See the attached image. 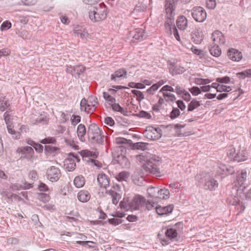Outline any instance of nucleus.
I'll list each match as a JSON object with an SVG mask.
<instances>
[{
  "label": "nucleus",
  "instance_id": "obj_1",
  "mask_svg": "<svg viewBox=\"0 0 251 251\" xmlns=\"http://www.w3.org/2000/svg\"><path fill=\"white\" fill-rule=\"evenodd\" d=\"M136 158L140 162H145L142 165L143 169L147 172L160 176V172L158 166L161 163V158L158 156L153 155L149 159H148L143 153L136 156Z\"/></svg>",
  "mask_w": 251,
  "mask_h": 251
},
{
  "label": "nucleus",
  "instance_id": "obj_2",
  "mask_svg": "<svg viewBox=\"0 0 251 251\" xmlns=\"http://www.w3.org/2000/svg\"><path fill=\"white\" fill-rule=\"evenodd\" d=\"M99 126L95 123L90 124L87 132L89 141L93 144L102 145L104 143V135Z\"/></svg>",
  "mask_w": 251,
  "mask_h": 251
},
{
  "label": "nucleus",
  "instance_id": "obj_3",
  "mask_svg": "<svg viewBox=\"0 0 251 251\" xmlns=\"http://www.w3.org/2000/svg\"><path fill=\"white\" fill-rule=\"evenodd\" d=\"M107 7L104 4H99L94 7L93 10L89 11V17L93 22H98L105 20L107 17Z\"/></svg>",
  "mask_w": 251,
  "mask_h": 251
},
{
  "label": "nucleus",
  "instance_id": "obj_4",
  "mask_svg": "<svg viewBox=\"0 0 251 251\" xmlns=\"http://www.w3.org/2000/svg\"><path fill=\"white\" fill-rule=\"evenodd\" d=\"M143 134L147 139L151 140H156L161 137L162 130L159 127L149 126L147 127Z\"/></svg>",
  "mask_w": 251,
  "mask_h": 251
},
{
  "label": "nucleus",
  "instance_id": "obj_5",
  "mask_svg": "<svg viewBox=\"0 0 251 251\" xmlns=\"http://www.w3.org/2000/svg\"><path fill=\"white\" fill-rule=\"evenodd\" d=\"M191 14L194 20L197 22L202 23L206 19L207 13L202 7H194L191 11Z\"/></svg>",
  "mask_w": 251,
  "mask_h": 251
},
{
  "label": "nucleus",
  "instance_id": "obj_6",
  "mask_svg": "<svg viewBox=\"0 0 251 251\" xmlns=\"http://www.w3.org/2000/svg\"><path fill=\"white\" fill-rule=\"evenodd\" d=\"M146 204V199L141 196L136 195L128 203L129 207L134 210L144 208Z\"/></svg>",
  "mask_w": 251,
  "mask_h": 251
},
{
  "label": "nucleus",
  "instance_id": "obj_7",
  "mask_svg": "<svg viewBox=\"0 0 251 251\" xmlns=\"http://www.w3.org/2000/svg\"><path fill=\"white\" fill-rule=\"evenodd\" d=\"M203 186L205 190H215L218 186V181L210 175H206L203 178Z\"/></svg>",
  "mask_w": 251,
  "mask_h": 251
},
{
  "label": "nucleus",
  "instance_id": "obj_8",
  "mask_svg": "<svg viewBox=\"0 0 251 251\" xmlns=\"http://www.w3.org/2000/svg\"><path fill=\"white\" fill-rule=\"evenodd\" d=\"M75 161H80L79 157L74 153H69L68 154V158L66 159L65 165L69 171H74L76 167Z\"/></svg>",
  "mask_w": 251,
  "mask_h": 251
},
{
  "label": "nucleus",
  "instance_id": "obj_9",
  "mask_svg": "<svg viewBox=\"0 0 251 251\" xmlns=\"http://www.w3.org/2000/svg\"><path fill=\"white\" fill-rule=\"evenodd\" d=\"M46 175L47 178L50 181L55 182L59 180L61 175L60 169L52 166L48 169Z\"/></svg>",
  "mask_w": 251,
  "mask_h": 251
},
{
  "label": "nucleus",
  "instance_id": "obj_10",
  "mask_svg": "<svg viewBox=\"0 0 251 251\" xmlns=\"http://www.w3.org/2000/svg\"><path fill=\"white\" fill-rule=\"evenodd\" d=\"M48 121L47 115L44 113L38 115L33 114L30 117V124L32 125H47Z\"/></svg>",
  "mask_w": 251,
  "mask_h": 251
},
{
  "label": "nucleus",
  "instance_id": "obj_11",
  "mask_svg": "<svg viewBox=\"0 0 251 251\" xmlns=\"http://www.w3.org/2000/svg\"><path fill=\"white\" fill-rule=\"evenodd\" d=\"M247 178V172L245 171H242L241 173L238 174L236 176V183L239 185L237 191L239 193H241L246 188L245 182Z\"/></svg>",
  "mask_w": 251,
  "mask_h": 251
},
{
  "label": "nucleus",
  "instance_id": "obj_12",
  "mask_svg": "<svg viewBox=\"0 0 251 251\" xmlns=\"http://www.w3.org/2000/svg\"><path fill=\"white\" fill-rule=\"evenodd\" d=\"M130 36L132 37L134 40L137 41H142L147 37V34L142 28H136L134 30L130 31Z\"/></svg>",
  "mask_w": 251,
  "mask_h": 251
},
{
  "label": "nucleus",
  "instance_id": "obj_13",
  "mask_svg": "<svg viewBox=\"0 0 251 251\" xmlns=\"http://www.w3.org/2000/svg\"><path fill=\"white\" fill-rule=\"evenodd\" d=\"M176 4L173 2L171 0H166L165 7L167 17L174 18L175 10Z\"/></svg>",
  "mask_w": 251,
  "mask_h": 251
},
{
  "label": "nucleus",
  "instance_id": "obj_14",
  "mask_svg": "<svg viewBox=\"0 0 251 251\" xmlns=\"http://www.w3.org/2000/svg\"><path fill=\"white\" fill-rule=\"evenodd\" d=\"M17 152L19 153H21L23 154H28L23 156V158H25L28 160L32 161V154L34 153V151L31 147L26 146L24 147L18 148L17 150Z\"/></svg>",
  "mask_w": 251,
  "mask_h": 251
},
{
  "label": "nucleus",
  "instance_id": "obj_15",
  "mask_svg": "<svg viewBox=\"0 0 251 251\" xmlns=\"http://www.w3.org/2000/svg\"><path fill=\"white\" fill-rule=\"evenodd\" d=\"M227 56L229 58L233 61L238 62L242 58V53L238 50L231 48L228 50Z\"/></svg>",
  "mask_w": 251,
  "mask_h": 251
},
{
  "label": "nucleus",
  "instance_id": "obj_16",
  "mask_svg": "<svg viewBox=\"0 0 251 251\" xmlns=\"http://www.w3.org/2000/svg\"><path fill=\"white\" fill-rule=\"evenodd\" d=\"M217 172L220 175L228 176L232 175L234 171L233 167L225 164H220L218 165Z\"/></svg>",
  "mask_w": 251,
  "mask_h": 251
},
{
  "label": "nucleus",
  "instance_id": "obj_17",
  "mask_svg": "<svg viewBox=\"0 0 251 251\" xmlns=\"http://www.w3.org/2000/svg\"><path fill=\"white\" fill-rule=\"evenodd\" d=\"M211 38L214 44H224L226 41L223 33L219 30H216L212 33Z\"/></svg>",
  "mask_w": 251,
  "mask_h": 251
},
{
  "label": "nucleus",
  "instance_id": "obj_18",
  "mask_svg": "<svg viewBox=\"0 0 251 251\" xmlns=\"http://www.w3.org/2000/svg\"><path fill=\"white\" fill-rule=\"evenodd\" d=\"M201 32L196 29L192 31L191 33V39L192 42L196 44H201L203 40V36Z\"/></svg>",
  "mask_w": 251,
  "mask_h": 251
},
{
  "label": "nucleus",
  "instance_id": "obj_19",
  "mask_svg": "<svg viewBox=\"0 0 251 251\" xmlns=\"http://www.w3.org/2000/svg\"><path fill=\"white\" fill-rule=\"evenodd\" d=\"M126 74L127 71L125 68H120L111 75V80L116 81L117 78L123 77V78H127Z\"/></svg>",
  "mask_w": 251,
  "mask_h": 251
},
{
  "label": "nucleus",
  "instance_id": "obj_20",
  "mask_svg": "<svg viewBox=\"0 0 251 251\" xmlns=\"http://www.w3.org/2000/svg\"><path fill=\"white\" fill-rule=\"evenodd\" d=\"M97 181L100 187L106 188L109 186V179L105 174H99L97 177Z\"/></svg>",
  "mask_w": 251,
  "mask_h": 251
},
{
  "label": "nucleus",
  "instance_id": "obj_21",
  "mask_svg": "<svg viewBox=\"0 0 251 251\" xmlns=\"http://www.w3.org/2000/svg\"><path fill=\"white\" fill-rule=\"evenodd\" d=\"M173 208L174 206L173 205H169L164 207L158 206L156 207V211L158 215H163L171 213Z\"/></svg>",
  "mask_w": 251,
  "mask_h": 251
},
{
  "label": "nucleus",
  "instance_id": "obj_22",
  "mask_svg": "<svg viewBox=\"0 0 251 251\" xmlns=\"http://www.w3.org/2000/svg\"><path fill=\"white\" fill-rule=\"evenodd\" d=\"M115 157V160L117 162L120 166L123 168H128L129 166L130 163L128 161V159L124 155L118 154L117 157Z\"/></svg>",
  "mask_w": 251,
  "mask_h": 251
},
{
  "label": "nucleus",
  "instance_id": "obj_23",
  "mask_svg": "<svg viewBox=\"0 0 251 251\" xmlns=\"http://www.w3.org/2000/svg\"><path fill=\"white\" fill-rule=\"evenodd\" d=\"M76 132L79 140L81 142H85L86 141L85 136L86 134V129L83 124H80L78 125Z\"/></svg>",
  "mask_w": 251,
  "mask_h": 251
},
{
  "label": "nucleus",
  "instance_id": "obj_24",
  "mask_svg": "<svg viewBox=\"0 0 251 251\" xmlns=\"http://www.w3.org/2000/svg\"><path fill=\"white\" fill-rule=\"evenodd\" d=\"M187 19L184 16L178 17L176 20V25L180 30H185L187 27Z\"/></svg>",
  "mask_w": 251,
  "mask_h": 251
},
{
  "label": "nucleus",
  "instance_id": "obj_25",
  "mask_svg": "<svg viewBox=\"0 0 251 251\" xmlns=\"http://www.w3.org/2000/svg\"><path fill=\"white\" fill-rule=\"evenodd\" d=\"M60 149L56 147H53L50 145H45V153L48 156H54L59 152Z\"/></svg>",
  "mask_w": 251,
  "mask_h": 251
},
{
  "label": "nucleus",
  "instance_id": "obj_26",
  "mask_svg": "<svg viewBox=\"0 0 251 251\" xmlns=\"http://www.w3.org/2000/svg\"><path fill=\"white\" fill-rule=\"evenodd\" d=\"M169 71L173 75H176L177 74H182L185 71V69L179 65L175 64H170L169 67Z\"/></svg>",
  "mask_w": 251,
  "mask_h": 251
},
{
  "label": "nucleus",
  "instance_id": "obj_27",
  "mask_svg": "<svg viewBox=\"0 0 251 251\" xmlns=\"http://www.w3.org/2000/svg\"><path fill=\"white\" fill-rule=\"evenodd\" d=\"M78 200L82 202H86L90 199L91 195L86 190H81L77 194Z\"/></svg>",
  "mask_w": 251,
  "mask_h": 251
},
{
  "label": "nucleus",
  "instance_id": "obj_28",
  "mask_svg": "<svg viewBox=\"0 0 251 251\" xmlns=\"http://www.w3.org/2000/svg\"><path fill=\"white\" fill-rule=\"evenodd\" d=\"M248 159V153L247 151L245 150L240 149L237 151L235 161L237 162L244 161Z\"/></svg>",
  "mask_w": 251,
  "mask_h": 251
},
{
  "label": "nucleus",
  "instance_id": "obj_29",
  "mask_svg": "<svg viewBox=\"0 0 251 251\" xmlns=\"http://www.w3.org/2000/svg\"><path fill=\"white\" fill-rule=\"evenodd\" d=\"M106 193L111 196L112 203L116 205L118 204L119 200L121 198V196L120 194L111 189L109 190V191H107Z\"/></svg>",
  "mask_w": 251,
  "mask_h": 251
},
{
  "label": "nucleus",
  "instance_id": "obj_30",
  "mask_svg": "<svg viewBox=\"0 0 251 251\" xmlns=\"http://www.w3.org/2000/svg\"><path fill=\"white\" fill-rule=\"evenodd\" d=\"M149 143L145 142L131 143V148L134 150L145 151L148 149Z\"/></svg>",
  "mask_w": 251,
  "mask_h": 251
},
{
  "label": "nucleus",
  "instance_id": "obj_31",
  "mask_svg": "<svg viewBox=\"0 0 251 251\" xmlns=\"http://www.w3.org/2000/svg\"><path fill=\"white\" fill-rule=\"evenodd\" d=\"M0 110L1 112L11 110L9 107L10 105L9 101L5 97L0 99Z\"/></svg>",
  "mask_w": 251,
  "mask_h": 251
},
{
  "label": "nucleus",
  "instance_id": "obj_32",
  "mask_svg": "<svg viewBox=\"0 0 251 251\" xmlns=\"http://www.w3.org/2000/svg\"><path fill=\"white\" fill-rule=\"evenodd\" d=\"M209 50L212 55L216 57L221 54V50L217 44L211 45L209 47Z\"/></svg>",
  "mask_w": 251,
  "mask_h": 251
},
{
  "label": "nucleus",
  "instance_id": "obj_33",
  "mask_svg": "<svg viewBox=\"0 0 251 251\" xmlns=\"http://www.w3.org/2000/svg\"><path fill=\"white\" fill-rule=\"evenodd\" d=\"M158 190V195H157L156 198L162 200H167L169 198L170 192L167 189L159 188Z\"/></svg>",
  "mask_w": 251,
  "mask_h": 251
},
{
  "label": "nucleus",
  "instance_id": "obj_34",
  "mask_svg": "<svg viewBox=\"0 0 251 251\" xmlns=\"http://www.w3.org/2000/svg\"><path fill=\"white\" fill-rule=\"evenodd\" d=\"M85 182V178L82 175H79L76 176L74 180V184L77 188L82 187Z\"/></svg>",
  "mask_w": 251,
  "mask_h": 251
},
{
  "label": "nucleus",
  "instance_id": "obj_35",
  "mask_svg": "<svg viewBox=\"0 0 251 251\" xmlns=\"http://www.w3.org/2000/svg\"><path fill=\"white\" fill-rule=\"evenodd\" d=\"M165 27L166 29L168 30L170 34H172L173 28L176 27L174 24V18L167 17L165 23Z\"/></svg>",
  "mask_w": 251,
  "mask_h": 251
},
{
  "label": "nucleus",
  "instance_id": "obj_36",
  "mask_svg": "<svg viewBox=\"0 0 251 251\" xmlns=\"http://www.w3.org/2000/svg\"><path fill=\"white\" fill-rule=\"evenodd\" d=\"M88 103L90 104V111H93L95 110L97 105L99 104L97 98L94 96H91L87 100Z\"/></svg>",
  "mask_w": 251,
  "mask_h": 251
},
{
  "label": "nucleus",
  "instance_id": "obj_37",
  "mask_svg": "<svg viewBox=\"0 0 251 251\" xmlns=\"http://www.w3.org/2000/svg\"><path fill=\"white\" fill-rule=\"evenodd\" d=\"M165 235L166 237L170 238L171 240H174L176 238L177 233L176 230L173 227L168 228L165 231Z\"/></svg>",
  "mask_w": 251,
  "mask_h": 251
},
{
  "label": "nucleus",
  "instance_id": "obj_38",
  "mask_svg": "<svg viewBox=\"0 0 251 251\" xmlns=\"http://www.w3.org/2000/svg\"><path fill=\"white\" fill-rule=\"evenodd\" d=\"M159 187L150 186L147 189V192L149 196L151 198H156L157 195H158Z\"/></svg>",
  "mask_w": 251,
  "mask_h": 251
},
{
  "label": "nucleus",
  "instance_id": "obj_39",
  "mask_svg": "<svg viewBox=\"0 0 251 251\" xmlns=\"http://www.w3.org/2000/svg\"><path fill=\"white\" fill-rule=\"evenodd\" d=\"M201 106V103L199 101L195 99H193L189 103L188 105V111L191 112Z\"/></svg>",
  "mask_w": 251,
  "mask_h": 251
},
{
  "label": "nucleus",
  "instance_id": "obj_40",
  "mask_svg": "<svg viewBox=\"0 0 251 251\" xmlns=\"http://www.w3.org/2000/svg\"><path fill=\"white\" fill-rule=\"evenodd\" d=\"M7 125V128L8 132L13 135V138L16 139H20L21 134L19 132H16L14 129H13L12 126L10 124L7 123L6 124Z\"/></svg>",
  "mask_w": 251,
  "mask_h": 251
},
{
  "label": "nucleus",
  "instance_id": "obj_41",
  "mask_svg": "<svg viewBox=\"0 0 251 251\" xmlns=\"http://www.w3.org/2000/svg\"><path fill=\"white\" fill-rule=\"evenodd\" d=\"M85 70V67L82 65H76L74 66V76L79 77V75Z\"/></svg>",
  "mask_w": 251,
  "mask_h": 251
},
{
  "label": "nucleus",
  "instance_id": "obj_42",
  "mask_svg": "<svg viewBox=\"0 0 251 251\" xmlns=\"http://www.w3.org/2000/svg\"><path fill=\"white\" fill-rule=\"evenodd\" d=\"M133 115L135 117L140 118H145L146 119H150L151 118V116L150 113L144 110H141L139 113L134 114Z\"/></svg>",
  "mask_w": 251,
  "mask_h": 251
},
{
  "label": "nucleus",
  "instance_id": "obj_43",
  "mask_svg": "<svg viewBox=\"0 0 251 251\" xmlns=\"http://www.w3.org/2000/svg\"><path fill=\"white\" fill-rule=\"evenodd\" d=\"M237 152L234 148L229 149L226 153V155L230 161H235V157Z\"/></svg>",
  "mask_w": 251,
  "mask_h": 251
},
{
  "label": "nucleus",
  "instance_id": "obj_44",
  "mask_svg": "<svg viewBox=\"0 0 251 251\" xmlns=\"http://www.w3.org/2000/svg\"><path fill=\"white\" fill-rule=\"evenodd\" d=\"M129 177V173L123 171L120 173L116 176V179L119 181H126Z\"/></svg>",
  "mask_w": 251,
  "mask_h": 251
},
{
  "label": "nucleus",
  "instance_id": "obj_45",
  "mask_svg": "<svg viewBox=\"0 0 251 251\" xmlns=\"http://www.w3.org/2000/svg\"><path fill=\"white\" fill-rule=\"evenodd\" d=\"M237 76L240 79H244L246 77L251 76V69H248L245 71L238 73Z\"/></svg>",
  "mask_w": 251,
  "mask_h": 251
},
{
  "label": "nucleus",
  "instance_id": "obj_46",
  "mask_svg": "<svg viewBox=\"0 0 251 251\" xmlns=\"http://www.w3.org/2000/svg\"><path fill=\"white\" fill-rule=\"evenodd\" d=\"M131 92L132 94L136 96V100L140 102L144 99V95L141 91L137 90H132Z\"/></svg>",
  "mask_w": 251,
  "mask_h": 251
},
{
  "label": "nucleus",
  "instance_id": "obj_47",
  "mask_svg": "<svg viewBox=\"0 0 251 251\" xmlns=\"http://www.w3.org/2000/svg\"><path fill=\"white\" fill-rule=\"evenodd\" d=\"M180 114L179 109L176 107H173L172 111L170 114V118L172 120H174L177 118Z\"/></svg>",
  "mask_w": 251,
  "mask_h": 251
},
{
  "label": "nucleus",
  "instance_id": "obj_48",
  "mask_svg": "<svg viewBox=\"0 0 251 251\" xmlns=\"http://www.w3.org/2000/svg\"><path fill=\"white\" fill-rule=\"evenodd\" d=\"M74 32L75 34H76L77 36H80L81 38H86L88 36V33L87 32L84 31H82L80 29H77L76 28H75L74 29Z\"/></svg>",
  "mask_w": 251,
  "mask_h": 251
},
{
  "label": "nucleus",
  "instance_id": "obj_49",
  "mask_svg": "<svg viewBox=\"0 0 251 251\" xmlns=\"http://www.w3.org/2000/svg\"><path fill=\"white\" fill-rule=\"evenodd\" d=\"M1 195L2 196V197L5 198V199H7V202L8 203H12V198H13V195L12 193H11L8 191H3Z\"/></svg>",
  "mask_w": 251,
  "mask_h": 251
},
{
  "label": "nucleus",
  "instance_id": "obj_50",
  "mask_svg": "<svg viewBox=\"0 0 251 251\" xmlns=\"http://www.w3.org/2000/svg\"><path fill=\"white\" fill-rule=\"evenodd\" d=\"M38 198L39 200L44 202H48L50 200L49 195L43 193H39L38 194Z\"/></svg>",
  "mask_w": 251,
  "mask_h": 251
},
{
  "label": "nucleus",
  "instance_id": "obj_51",
  "mask_svg": "<svg viewBox=\"0 0 251 251\" xmlns=\"http://www.w3.org/2000/svg\"><path fill=\"white\" fill-rule=\"evenodd\" d=\"M12 112V110H7L3 114L4 120L5 121V124L10 123V120L12 119V116L11 115V113Z\"/></svg>",
  "mask_w": 251,
  "mask_h": 251
},
{
  "label": "nucleus",
  "instance_id": "obj_52",
  "mask_svg": "<svg viewBox=\"0 0 251 251\" xmlns=\"http://www.w3.org/2000/svg\"><path fill=\"white\" fill-rule=\"evenodd\" d=\"M128 86L130 88H134L136 89H144L145 88V85L142 83H135L133 82H131L128 83Z\"/></svg>",
  "mask_w": 251,
  "mask_h": 251
},
{
  "label": "nucleus",
  "instance_id": "obj_53",
  "mask_svg": "<svg viewBox=\"0 0 251 251\" xmlns=\"http://www.w3.org/2000/svg\"><path fill=\"white\" fill-rule=\"evenodd\" d=\"M71 124L75 126L81 121V117L73 114L71 118Z\"/></svg>",
  "mask_w": 251,
  "mask_h": 251
},
{
  "label": "nucleus",
  "instance_id": "obj_54",
  "mask_svg": "<svg viewBox=\"0 0 251 251\" xmlns=\"http://www.w3.org/2000/svg\"><path fill=\"white\" fill-rule=\"evenodd\" d=\"M103 97L107 101L110 102V104L116 101L115 98L112 97L108 93L104 92H103Z\"/></svg>",
  "mask_w": 251,
  "mask_h": 251
},
{
  "label": "nucleus",
  "instance_id": "obj_55",
  "mask_svg": "<svg viewBox=\"0 0 251 251\" xmlns=\"http://www.w3.org/2000/svg\"><path fill=\"white\" fill-rule=\"evenodd\" d=\"M56 142V141L55 138L50 137L43 139L40 141V143L43 144H55Z\"/></svg>",
  "mask_w": 251,
  "mask_h": 251
},
{
  "label": "nucleus",
  "instance_id": "obj_56",
  "mask_svg": "<svg viewBox=\"0 0 251 251\" xmlns=\"http://www.w3.org/2000/svg\"><path fill=\"white\" fill-rule=\"evenodd\" d=\"M206 6L209 9H214L216 6V1L215 0H206Z\"/></svg>",
  "mask_w": 251,
  "mask_h": 251
},
{
  "label": "nucleus",
  "instance_id": "obj_57",
  "mask_svg": "<svg viewBox=\"0 0 251 251\" xmlns=\"http://www.w3.org/2000/svg\"><path fill=\"white\" fill-rule=\"evenodd\" d=\"M192 50L194 53L200 56V57H203L205 56V52L201 50H199L196 47L192 48Z\"/></svg>",
  "mask_w": 251,
  "mask_h": 251
},
{
  "label": "nucleus",
  "instance_id": "obj_58",
  "mask_svg": "<svg viewBox=\"0 0 251 251\" xmlns=\"http://www.w3.org/2000/svg\"><path fill=\"white\" fill-rule=\"evenodd\" d=\"M189 91L194 96H198L201 93V89L197 86H193L189 89Z\"/></svg>",
  "mask_w": 251,
  "mask_h": 251
},
{
  "label": "nucleus",
  "instance_id": "obj_59",
  "mask_svg": "<svg viewBox=\"0 0 251 251\" xmlns=\"http://www.w3.org/2000/svg\"><path fill=\"white\" fill-rule=\"evenodd\" d=\"M216 81L221 83H228L230 82V78L227 76L222 77H218L216 79Z\"/></svg>",
  "mask_w": 251,
  "mask_h": 251
},
{
  "label": "nucleus",
  "instance_id": "obj_60",
  "mask_svg": "<svg viewBox=\"0 0 251 251\" xmlns=\"http://www.w3.org/2000/svg\"><path fill=\"white\" fill-rule=\"evenodd\" d=\"M31 146H32L35 149V151L39 153L42 152L43 151V146L40 144L33 142L32 144H31Z\"/></svg>",
  "mask_w": 251,
  "mask_h": 251
},
{
  "label": "nucleus",
  "instance_id": "obj_61",
  "mask_svg": "<svg viewBox=\"0 0 251 251\" xmlns=\"http://www.w3.org/2000/svg\"><path fill=\"white\" fill-rule=\"evenodd\" d=\"M38 189L40 191L46 192L49 190L48 186L44 183L39 181Z\"/></svg>",
  "mask_w": 251,
  "mask_h": 251
},
{
  "label": "nucleus",
  "instance_id": "obj_62",
  "mask_svg": "<svg viewBox=\"0 0 251 251\" xmlns=\"http://www.w3.org/2000/svg\"><path fill=\"white\" fill-rule=\"evenodd\" d=\"M116 143L117 144H127L130 142H131L130 140H127L126 138L122 137H118L115 139Z\"/></svg>",
  "mask_w": 251,
  "mask_h": 251
},
{
  "label": "nucleus",
  "instance_id": "obj_63",
  "mask_svg": "<svg viewBox=\"0 0 251 251\" xmlns=\"http://www.w3.org/2000/svg\"><path fill=\"white\" fill-rule=\"evenodd\" d=\"M108 222L111 225L117 226L122 223V220L120 219L111 218L108 219Z\"/></svg>",
  "mask_w": 251,
  "mask_h": 251
},
{
  "label": "nucleus",
  "instance_id": "obj_64",
  "mask_svg": "<svg viewBox=\"0 0 251 251\" xmlns=\"http://www.w3.org/2000/svg\"><path fill=\"white\" fill-rule=\"evenodd\" d=\"M231 88L230 86H227L224 85H220L219 87L218 92H229L231 91Z\"/></svg>",
  "mask_w": 251,
  "mask_h": 251
}]
</instances>
